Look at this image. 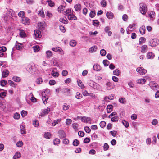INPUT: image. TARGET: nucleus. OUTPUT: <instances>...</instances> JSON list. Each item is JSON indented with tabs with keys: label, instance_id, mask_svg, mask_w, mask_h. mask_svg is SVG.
Returning a JSON list of instances; mask_svg holds the SVG:
<instances>
[{
	"label": "nucleus",
	"instance_id": "f257e3e1",
	"mask_svg": "<svg viewBox=\"0 0 159 159\" xmlns=\"http://www.w3.org/2000/svg\"><path fill=\"white\" fill-rule=\"evenodd\" d=\"M5 11H7L6 14L8 16H5L4 17V19L5 21H7L8 19L11 17V16H13V15L14 14V12L11 9H8L7 8L5 9Z\"/></svg>",
	"mask_w": 159,
	"mask_h": 159
},
{
	"label": "nucleus",
	"instance_id": "f03ea898",
	"mask_svg": "<svg viewBox=\"0 0 159 159\" xmlns=\"http://www.w3.org/2000/svg\"><path fill=\"white\" fill-rule=\"evenodd\" d=\"M146 5L145 4L142 3L140 4V10L142 14L145 15L146 13Z\"/></svg>",
	"mask_w": 159,
	"mask_h": 159
},
{
	"label": "nucleus",
	"instance_id": "7ed1b4c3",
	"mask_svg": "<svg viewBox=\"0 0 159 159\" xmlns=\"http://www.w3.org/2000/svg\"><path fill=\"white\" fill-rule=\"evenodd\" d=\"M158 40L156 39H152L149 41V45L151 47L157 46L158 44Z\"/></svg>",
	"mask_w": 159,
	"mask_h": 159
},
{
	"label": "nucleus",
	"instance_id": "20e7f679",
	"mask_svg": "<svg viewBox=\"0 0 159 159\" xmlns=\"http://www.w3.org/2000/svg\"><path fill=\"white\" fill-rule=\"evenodd\" d=\"M136 71L141 75H144L147 72V70L143 67H139L136 69Z\"/></svg>",
	"mask_w": 159,
	"mask_h": 159
},
{
	"label": "nucleus",
	"instance_id": "39448f33",
	"mask_svg": "<svg viewBox=\"0 0 159 159\" xmlns=\"http://www.w3.org/2000/svg\"><path fill=\"white\" fill-rule=\"evenodd\" d=\"M149 85L151 88L153 90H157L158 88L157 84L154 81H151L149 83Z\"/></svg>",
	"mask_w": 159,
	"mask_h": 159
},
{
	"label": "nucleus",
	"instance_id": "423d86ee",
	"mask_svg": "<svg viewBox=\"0 0 159 159\" xmlns=\"http://www.w3.org/2000/svg\"><path fill=\"white\" fill-rule=\"evenodd\" d=\"M52 50L56 52H59L60 54L61 55H63L64 54L63 50L60 47H57L56 48H52Z\"/></svg>",
	"mask_w": 159,
	"mask_h": 159
},
{
	"label": "nucleus",
	"instance_id": "0eeeda50",
	"mask_svg": "<svg viewBox=\"0 0 159 159\" xmlns=\"http://www.w3.org/2000/svg\"><path fill=\"white\" fill-rule=\"evenodd\" d=\"M59 137L60 139L65 138L66 137V134L65 132L62 130H59L58 132Z\"/></svg>",
	"mask_w": 159,
	"mask_h": 159
},
{
	"label": "nucleus",
	"instance_id": "6e6552de",
	"mask_svg": "<svg viewBox=\"0 0 159 159\" xmlns=\"http://www.w3.org/2000/svg\"><path fill=\"white\" fill-rule=\"evenodd\" d=\"M50 109L49 107H47V108L45 109L41 113V116H43L45 115L48 114L50 111Z\"/></svg>",
	"mask_w": 159,
	"mask_h": 159
},
{
	"label": "nucleus",
	"instance_id": "1a4fd4ad",
	"mask_svg": "<svg viewBox=\"0 0 159 159\" xmlns=\"http://www.w3.org/2000/svg\"><path fill=\"white\" fill-rule=\"evenodd\" d=\"M57 59L56 58H53L51 60V64L52 66H59L58 63L57 62Z\"/></svg>",
	"mask_w": 159,
	"mask_h": 159
},
{
	"label": "nucleus",
	"instance_id": "9d476101",
	"mask_svg": "<svg viewBox=\"0 0 159 159\" xmlns=\"http://www.w3.org/2000/svg\"><path fill=\"white\" fill-rule=\"evenodd\" d=\"M30 20L27 18L24 17L22 20V22L25 25H28L30 22Z\"/></svg>",
	"mask_w": 159,
	"mask_h": 159
},
{
	"label": "nucleus",
	"instance_id": "9b49d317",
	"mask_svg": "<svg viewBox=\"0 0 159 159\" xmlns=\"http://www.w3.org/2000/svg\"><path fill=\"white\" fill-rule=\"evenodd\" d=\"M27 69L29 72L33 74L34 72V67L31 64H29L27 67Z\"/></svg>",
	"mask_w": 159,
	"mask_h": 159
},
{
	"label": "nucleus",
	"instance_id": "f8f14e48",
	"mask_svg": "<svg viewBox=\"0 0 159 159\" xmlns=\"http://www.w3.org/2000/svg\"><path fill=\"white\" fill-rule=\"evenodd\" d=\"M48 98V97L46 95H44L43 93L42 96V99L43 100V103L44 104H46L47 103V100Z\"/></svg>",
	"mask_w": 159,
	"mask_h": 159
},
{
	"label": "nucleus",
	"instance_id": "ddd939ff",
	"mask_svg": "<svg viewBox=\"0 0 159 159\" xmlns=\"http://www.w3.org/2000/svg\"><path fill=\"white\" fill-rule=\"evenodd\" d=\"M155 57L154 54L152 52H149L147 53V57L148 59H152Z\"/></svg>",
	"mask_w": 159,
	"mask_h": 159
},
{
	"label": "nucleus",
	"instance_id": "4468645a",
	"mask_svg": "<svg viewBox=\"0 0 159 159\" xmlns=\"http://www.w3.org/2000/svg\"><path fill=\"white\" fill-rule=\"evenodd\" d=\"M34 35L36 37L39 38L42 36L41 32L39 30H34Z\"/></svg>",
	"mask_w": 159,
	"mask_h": 159
},
{
	"label": "nucleus",
	"instance_id": "2eb2a0df",
	"mask_svg": "<svg viewBox=\"0 0 159 159\" xmlns=\"http://www.w3.org/2000/svg\"><path fill=\"white\" fill-rule=\"evenodd\" d=\"M9 73V72L8 70L5 69L2 71V77L3 78H5L7 77Z\"/></svg>",
	"mask_w": 159,
	"mask_h": 159
},
{
	"label": "nucleus",
	"instance_id": "dca6fc26",
	"mask_svg": "<svg viewBox=\"0 0 159 159\" xmlns=\"http://www.w3.org/2000/svg\"><path fill=\"white\" fill-rule=\"evenodd\" d=\"M22 43H18L17 41H16V47L17 50H20L23 48Z\"/></svg>",
	"mask_w": 159,
	"mask_h": 159
},
{
	"label": "nucleus",
	"instance_id": "f3484780",
	"mask_svg": "<svg viewBox=\"0 0 159 159\" xmlns=\"http://www.w3.org/2000/svg\"><path fill=\"white\" fill-rule=\"evenodd\" d=\"M106 16L109 19H112L114 17L113 13L110 11H108L106 14Z\"/></svg>",
	"mask_w": 159,
	"mask_h": 159
},
{
	"label": "nucleus",
	"instance_id": "a211bd4d",
	"mask_svg": "<svg viewBox=\"0 0 159 159\" xmlns=\"http://www.w3.org/2000/svg\"><path fill=\"white\" fill-rule=\"evenodd\" d=\"M20 31L19 34L20 36L22 38H25L26 36V34L25 31L21 29L19 30Z\"/></svg>",
	"mask_w": 159,
	"mask_h": 159
},
{
	"label": "nucleus",
	"instance_id": "6ab92c4d",
	"mask_svg": "<svg viewBox=\"0 0 159 159\" xmlns=\"http://www.w3.org/2000/svg\"><path fill=\"white\" fill-rule=\"evenodd\" d=\"M74 8L76 11H80L81 9V6L80 4L78 3L75 5Z\"/></svg>",
	"mask_w": 159,
	"mask_h": 159
},
{
	"label": "nucleus",
	"instance_id": "aec40b11",
	"mask_svg": "<svg viewBox=\"0 0 159 159\" xmlns=\"http://www.w3.org/2000/svg\"><path fill=\"white\" fill-rule=\"evenodd\" d=\"M94 89H96V90L99 91H102V87L100 85H99V84H98L97 83H96V84H95V85L94 86Z\"/></svg>",
	"mask_w": 159,
	"mask_h": 159
},
{
	"label": "nucleus",
	"instance_id": "412c9836",
	"mask_svg": "<svg viewBox=\"0 0 159 159\" xmlns=\"http://www.w3.org/2000/svg\"><path fill=\"white\" fill-rule=\"evenodd\" d=\"M147 49L148 47L146 45H143L141 48V52L143 53H145L147 51Z\"/></svg>",
	"mask_w": 159,
	"mask_h": 159
},
{
	"label": "nucleus",
	"instance_id": "4be33fe9",
	"mask_svg": "<svg viewBox=\"0 0 159 159\" xmlns=\"http://www.w3.org/2000/svg\"><path fill=\"white\" fill-rule=\"evenodd\" d=\"M93 68L94 70L97 71H99L101 70L100 66L98 64L94 65L93 66Z\"/></svg>",
	"mask_w": 159,
	"mask_h": 159
},
{
	"label": "nucleus",
	"instance_id": "5701e85b",
	"mask_svg": "<svg viewBox=\"0 0 159 159\" xmlns=\"http://www.w3.org/2000/svg\"><path fill=\"white\" fill-rule=\"evenodd\" d=\"M97 49V47L96 46H94L89 48V51L91 53L95 52L96 51Z\"/></svg>",
	"mask_w": 159,
	"mask_h": 159
},
{
	"label": "nucleus",
	"instance_id": "b1692460",
	"mask_svg": "<svg viewBox=\"0 0 159 159\" xmlns=\"http://www.w3.org/2000/svg\"><path fill=\"white\" fill-rule=\"evenodd\" d=\"M20 131L21 134H25L26 132L25 129V125H23L20 126Z\"/></svg>",
	"mask_w": 159,
	"mask_h": 159
},
{
	"label": "nucleus",
	"instance_id": "393cba45",
	"mask_svg": "<svg viewBox=\"0 0 159 159\" xmlns=\"http://www.w3.org/2000/svg\"><path fill=\"white\" fill-rule=\"evenodd\" d=\"M68 18L69 20H76L77 17L73 14H70L68 16Z\"/></svg>",
	"mask_w": 159,
	"mask_h": 159
},
{
	"label": "nucleus",
	"instance_id": "a878e982",
	"mask_svg": "<svg viewBox=\"0 0 159 159\" xmlns=\"http://www.w3.org/2000/svg\"><path fill=\"white\" fill-rule=\"evenodd\" d=\"M12 80L14 81L19 82L20 81L21 79L20 77L16 76H14L12 78Z\"/></svg>",
	"mask_w": 159,
	"mask_h": 159
},
{
	"label": "nucleus",
	"instance_id": "bb28decb",
	"mask_svg": "<svg viewBox=\"0 0 159 159\" xmlns=\"http://www.w3.org/2000/svg\"><path fill=\"white\" fill-rule=\"evenodd\" d=\"M38 14L39 16L43 18H44L45 17V15L43 9H42L38 11Z\"/></svg>",
	"mask_w": 159,
	"mask_h": 159
},
{
	"label": "nucleus",
	"instance_id": "cd10ccee",
	"mask_svg": "<svg viewBox=\"0 0 159 159\" xmlns=\"http://www.w3.org/2000/svg\"><path fill=\"white\" fill-rule=\"evenodd\" d=\"M111 84L110 82H107L106 84V89L107 90H109L113 89V88L111 87Z\"/></svg>",
	"mask_w": 159,
	"mask_h": 159
},
{
	"label": "nucleus",
	"instance_id": "c85d7f7f",
	"mask_svg": "<svg viewBox=\"0 0 159 159\" xmlns=\"http://www.w3.org/2000/svg\"><path fill=\"white\" fill-rule=\"evenodd\" d=\"M146 81V80L145 79H140L137 80V82L138 84H143L145 83Z\"/></svg>",
	"mask_w": 159,
	"mask_h": 159
},
{
	"label": "nucleus",
	"instance_id": "c756f323",
	"mask_svg": "<svg viewBox=\"0 0 159 159\" xmlns=\"http://www.w3.org/2000/svg\"><path fill=\"white\" fill-rule=\"evenodd\" d=\"M141 34H145V27L144 26H142L139 30Z\"/></svg>",
	"mask_w": 159,
	"mask_h": 159
},
{
	"label": "nucleus",
	"instance_id": "7c9ffc66",
	"mask_svg": "<svg viewBox=\"0 0 159 159\" xmlns=\"http://www.w3.org/2000/svg\"><path fill=\"white\" fill-rule=\"evenodd\" d=\"M95 82L93 81H89L88 83V84L91 87L93 88L94 89V86L95 85V84H96Z\"/></svg>",
	"mask_w": 159,
	"mask_h": 159
},
{
	"label": "nucleus",
	"instance_id": "2f4dec72",
	"mask_svg": "<svg viewBox=\"0 0 159 159\" xmlns=\"http://www.w3.org/2000/svg\"><path fill=\"white\" fill-rule=\"evenodd\" d=\"M51 75L55 77H57L59 75V73L57 72H55L52 70L51 73Z\"/></svg>",
	"mask_w": 159,
	"mask_h": 159
},
{
	"label": "nucleus",
	"instance_id": "473e14b6",
	"mask_svg": "<svg viewBox=\"0 0 159 159\" xmlns=\"http://www.w3.org/2000/svg\"><path fill=\"white\" fill-rule=\"evenodd\" d=\"M77 82L78 85L80 87L81 89H83L84 88V84L80 80H78L77 81Z\"/></svg>",
	"mask_w": 159,
	"mask_h": 159
},
{
	"label": "nucleus",
	"instance_id": "72a5a7b5",
	"mask_svg": "<svg viewBox=\"0 0 159 159\" xmlns=\"http://www.w3.org/2000/svg\"><path fill=\"white\" fill-rule=\"evenodd\" d=\"M21 157L20 153L18 152H17L13 157V159H16L20 158Z\"/></svg>",
	"mask_w": 159,
	"mask_h": 159
},
{
	"label": "nucleus",
	"instance_id": "f704fd0d",
	"mask_svg": "<svg viewBox=\"0 0 159 159\" xmlns=\"http://www.w3.org/2000/svg\"><path fill=\"white\" fill-rule=\"evenodd\" d=\"M146 39L143 37H141L139 40V43L140 45H141L142 43H144L145 42Z\"/></svg>",
	"mask_w": 159,
	"mask_h": 159
},
{
	"label": "nucleus",
	"instance_id": "c9c22d12",
	"mask_svg": "<svg viewBox=\"0 0 159 159\" xmlns=\"http://www.w3.org/2000/svg\"><path fill=\"white\" fill-rule=\"evenodd\" d=\"M119 102L122 104H125L126 102V101L124 98H120L119 99Z\"/></svg>",
	"mask_w": 159,
	"mask_h": 159
},
{
	"label": "nucleus",
	"instance_id": "e433bc0d",
	"mask_svg": "<svg viewBox=\"0 0 159 159\" xmlns=\"http://www.w3.org/2000/svg\"><path fill=\"white\" fill-rule=\"evenodd\" d=\"M122 123L123 125L126 128H128L129 126V122L125 120L122 121Z\"/></svg>",
	"mask_w": 159,
	"mask_h": 159
},
{
	"label": "nucleus",
	"instance_id": "4c0bfd02",
	"mask_svg": "<svg viewBox=\"0 0 159 159\" xmlns=\"http://www.w3.org/2000/svg\"><path fill=\"white\" fill-rule=\"evenodd\" d=\"M112 106L111 105H108L107 107V111L108 113H110L112 111Z\"/></svg>",
	"mask_w": 159,
	"mask_h": 159
},
{
	"label": "nucleus",
	"instance_id": "58836bf2",
	"mask_svg": "<svg viewBox=\"0 0 159 159\" xmlns=\"http://www.w3.org/2000/svg\"><path fill=\"white\" fill-rule=\"evenodd\" d=\"M113 73L114 75L118 76L120 75V71L118 69H116L113 71Z\"/></svg>",
	"mask_w": 159,
	"mask_h": 159
},
{
	"label": "nucleus",
	"instance_id": "ea45409f",
	"mask_svg": "<svg viewBox=\"0 0 159 159\" xmlns=\"http://www.w3.org/2000/svg\"><path fill=\"white\" fill-rule=\"evenodd\" d=\"M76 41L75 40H72L70 42V45L72 47H74L76 45Z\"/></svg>",
	"mask_w": 159,
	"mask_h": 159
},
{
	"label": "nucleus",
	"instance_id": "a19ab883",
	"mask_svg": "<svg viewBox=\"0 0 159 159\" xmlns=\"http://www.w3.org/2000/svg\"><path fill=\"white\" fill-rule=\"evenodd\" d=\"M59 21L64 24H67V20L66 18L64 19L63 18H61L59 19Z\"/></svg>",
	"mask_w": 159,
	"mask_h": 159
},
{
	"label": "nucleus",
	"instance_id": "79ce46f5",
	"mask_svg": "<svg viewBox=\"0 0 159 159\" xmlns=\"http://www.w3.org/2000/svg\"><path fill=\"white\" fill-rule=\"evenodd\" d=\"M61 120V119H57L54 120L53 123H52L53 126H55L56 124H58L59 122H60Z\"/></svg>",
	"mask_w": 159,
	"mask_h": 159
},
{
	"label": "nucleus",
	"instance_id": "37998d69",
	"mask_svg": "<svg viewBox=\"0 0 159 159\" xmlns=\"http://www.w3.org/2000/svg\"><path fill=\"white\" fill-rule=\"evenodd\" d=\"M75 97L78 99H80L82 98V95L79 92H77L75 95Z\"/></svg>",
	"mask_w": 159,
	"mask_h": 159
},
{
	"label": "nucleus",
	"instance_id": "c03bdc74",
	"mask_svg": "<svg viewBox=\"0 0 159 159\" xmlns=\"http://www.w3.org/2000/svg\"><path fill=\"white\" fill-rule=\"evenodd\" d=\"M46 54H47V57L48 58L50 57L52 55V52L50 51H47L46 52Z\"/></svg>",
	"mask_w": 159,
	"mask_h": 159
},
{
	"label": "nucleus",
	"instance_id": "a18cd8bd",
	"mask_svg": "<svg viewBox=\"0 0 159 159\" xmlns=\"http://www.w3.org/2000/svg\"><path fill=\"white\" fill-rule=\"evenodd\" d=\"M60 143V140L57 138H56L53 140V144L55 145H57Z\"/></svg>",
	"mask_w": 159,
	"mask_h": 159
},
{
	"label": "nucleus",
	"instance_id": "49530a36",
	"mask_svg": "<svg viewBox=\"0 0 159 159\" xmlns=\"http://www.w3.org/2000/svg\"><path fill=\"white\" fill-rule=\"evenodd\" d=\"M96 15V13L94 11H91L89 14V16L91 18L94 17Z\"/></svg>",
	"mask_w": 159,
	"mask_h": 159
},
{
	"label": "nucleus",
	"instance_id": "de8ad7c7",
	"mask_svg": "<svg viewBox=\"0 0 159 159\" xmlns=\"http://www.w3.org/2000/svg\"><path fill=\"white\" fill-rule=\"evenodd\" d=\"M93 25L95 26H97L99 25V22L97 20H94L93 21Z\"/></svg>",
	"mask_w": 159,
	"mask_h": 159
},
{
	"label": "nucleus",
	"instance_id": "09e8293b",
	"mask_svg": "<svg viewBox=\"0 0 159 159\" xmlns=\"http://www.w3.org/2000/svg\"><path fill=\"white\" fill-rule=\"evenodd\" d=\"M33 124L34 126L35 127H38L39 125L38 121L36 120L33 121Z\"/></svg>",
	"mask_w": 159,
	"mask_h": 159
},
{
	"label": "nucleus",
	"instance_id": "8fccbe9b",
	"mask_svg": "<svg viewBox=\"0 0 159 159\" xmlns=\"http://www.w3.org/2000/svg\"><path fill=\"white\" fill-rule=\"evenodd\" d=\"M51 134L50 133L47 132L45 133L44 137L47 139H49L51 137Z\"/></svg>",
	"mask_w": 159,
	"mask_h": 159
},
{
	"label": "nucleus",
	"instance_id": "3c124183",
	"mask_svg": "<svg viewBox=\"0 0 159 159\" xmlns=\"http://www.w3.org/2000/svg\"><path fill=\"white\" fill-rule=\"evenodd\" d=\"M79 144V141L77 139H75L73 143V144L74 146H77Z\"/></svg>",
	"mask_w": 159,
	"mask_h": 159
},
{
	"label": "nucleus",
	"instance_id": "603ef678",
	"mask_svg": "<svg viewBox=\"0 0 159 159\" xmlns=\"http://www.w3.org/2000/svg\"><path fill=\"white\" fill-rule=\"evenodd\" d=\"M34 51L35 52H38L40 48L38 46H35L33 47Z\"/></svg>",
	"mask_w": 159,
	"mask_h": 159
},
{
	"label": "nucleus",
	"instance_id": "864d4df0",
	"mask_svg": "<svg viewBox=\"0 0 159 159\" xmlns=\"http://www.w3.org/2000/svg\"><path fill=\"white\" fill-rule=\"evenodd\" d=\"M8 82L9 84L10 85V86L13 87H15L16 85V84H15L14 82H13L11 80H9L8 81Z\"/></svg>",
	"mask_w": 159,
	"mask_h": 159
},
{
	"label": "nucleus",
	"instance_id": "5fc2aeb1",
	"mask_svg": "<svg viewBox=\"0 0 159 159\" xmlns=\"http://www.w3.org/2000/svg\"><path fill=\"white\" fill-rule=\"evenodd\" d=\"M100 53L102 56H105L106 54V52L105 49H102L100 50Z\"/></svg>",
	"mask_w": 159,
	"mask_h": 159
},
{
	"label": "nucleus",
	"instance_id": "6e6d98bb",
	"mask_svg": "<svg viewBox=\"0 0 159 159\" xmlns=\"http://www.w3.org/2000/svg\"><path fill=\"white\" fill-rule=\"evenodd\" d=\"M69 107V106L67 105L66 103L64 104L63 106V110L66 111L68 110Z\"/></svg>",
	"mask_w": 159,
	"mask_h": 159
},
{
	"label": "nucleus",
	"instance_id": "4d7b16f0",
	"mask_svg": "<svg viewBox=\"0 0 159 159\" xmlns=\"http://www.w3.org/2000/svg\"><path fill=\"white\" fill-rule=\"evenodd\" d=\"M20 116V115L18 113L16 112L15 113L14 115V118L15 119H18Z\"/></svg>",
	"mask_w": 159,
	"mask_h": 159
},
{
	"label": "nucleus",
	"instance_id": "13d9d810",
	"mask_svg": "<svg viewBox=\"0 0 159 159\" xmlns=\"http://www.w3.org/2000/svg\"><path fill=\"white\" fill-rule=\"evenodd\" d=\"M43 82V81L41 78H39L37 79L36 81V82L37 84H40L42 83Z\"/></svg>",
	"mask_w": 159,
	"mask_h": 159
},
{
	"label": "nucleus",
	"instance_id": "bf43d9fd",
	"mask_svg": "<svg viewBox=\"0 0 159 159\" xmlns=\"http://www.w3.org/2000/svg\"><path fill=\"white\" fill-rule=\"evenodd\" d=\"M103 63L105 66H107L110 64L109 61L106 60H103Z\"/></svg>",
	"mask_w": 159,
	"mask_h": 159
},
{
	"label": "nucleus",
	"instance_id": "052dcab7",
	"mask_svg": "<svg viewBox=\"0 0 159 159\" xmlns=\"http://www.w3.org/2000/svg\"><path fill=\"white\" fill-rule=\"evenodd\" d=\"M7 83V81L5 80H2L0 82V84L2 86H5Z\"/></svg>",
	"mask_w": 159,
	"mask_h": 159
},
{
	"label": "nucleus",
	"instance_id": "680f3d73",
	"mask_svg": "<svg viewBox=\"0 0 159 159\" xmlns=\"http://www.w3.org/2000/svg\"><path fill=\"white\" fill-rule=\"evenodd\" d=\"M109 146L107 143H105L103 146V149L104 151H107L108 150Z\"/></svg>",
	"mask_w": 159,
	"mask_h": 159
},
{
	"label": "nucleus",
	"instance_id": "e2e57ef3",
	"mask_svg": "<svg viewBox=\"0 0 159 159\" xmlns=\"http://www.w3.org/2000/svg\"><path fill=\"white\" fill-rule=\"evenodd\" d=\"M118 120V117L117 116H114L111 119V120L112 122H116Z\"/></svg>",
	"mask_w": 159,
	"mask_h": 159
},
{
	"label": "nucleus",
	"instance_id": "0e129e2a",
	"mask_svg": "<svg viewBox=\"0 0 159 159\" xmlns=\"http://www.w3.org/2000/svg\"><path fill=\"white\" fill-rule=\"evenodd\" d=\"M151 123L153 125H155L158 123V121L156 119H153Z\"/></svg>",
	"mask_w": 159,
	"mask_h": 159
},
{
	"label": "nucleus",
	"instance_id": "69168bd1",
	"mask_svg": "<svg viewBox=\"0 0 159 159\" xmlns=\"http://www.w3.org/2000/svg\"><path fill=\"white\" fill-rule=\"evenodd\" d=\"M66 124L67 125H69L71 124L72 122V120L69 119H67L66 120Z\"/></svg>",
	"mask_w": 159,
	"mask_h": 159
},
{
	"label": "nucleus",
	"instance_id": "338daca9",
	"mask_svg": "<svg viewBox=\"0 0 159 159\" xmlns=\"http://www.w3.org/2000/svg\"><path fill=\"white\" fill-rule=\"evenodd\" d=\"M25 13L23 11H20L18 13V16H19L22 17V18L23 17Z\"/></svg>",
	"mask_w": 159,
	"mask_h": 159
},
{
	"label": "nucleus",
	"instance_id": "774afa93",
	"mask_svg": "<svg viewBox=\"0 0 159 159\" xmlns=\"http://www.w3.org/2000/svg\"><path fill=\"white\" fill-rule=\"evenodd\" d=\"M72 126L75 131L77 130L78 124L77 123H73L72 124Z\"/></svg>",
	"mask_w": 159,
	"mask_h": 159
}]
</instances>
